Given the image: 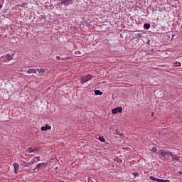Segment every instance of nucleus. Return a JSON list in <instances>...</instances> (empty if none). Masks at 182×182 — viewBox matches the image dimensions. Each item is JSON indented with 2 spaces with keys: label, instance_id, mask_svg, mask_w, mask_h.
<instances>
[{
  "label": "nucleus",
  "instance_id": "obj_1",
  "mask_svg": "<svg viewBox=\"0 0 182 182\" xmlns=\"http://www.w3.org/2000/svg\"><path fill=\"white\" fill-rule=\"evenodd\" d=\"M157 154H159L160 159H169L170 156H173V153L170 151H166L164 149L158 151Z\"/></svg>",
  "mask_w": 182,
  "mask_h": 182
},
{
  "label": "nucleus",
  "instance_id": "obj_2",
  "mask_svg": "<svg viewBox=\"0 0 182 182\" xmlns=\"http://www.w3.org/2000/svg\"><path fill=\"white\" fill-rule=\"evenodd\" d=\"M89 80H92V75H88L85 77H82L81 78V83H86V82H89Z\"/></svg>",
  "mask_w": 182,
  "mask_h": 182
},
{
  "label": "nucleus",
  "instance_id": "obj_3",
  "mask_svg": "<svg viewBox=\"0 0 182 182\" xmlns=\"http://www.w3.org/2000/svg\"><path fill=\"white\" fill-rule=\"evenodd\" d=\"M122 110H123V108H122V107H119L112 109V114H117V113H122Z\"/></svg>",
  "mask_w": 182,
  "mask_h": 182
},
{
  "label": "nucleus",
  "instance_id": "obj_4",
  "mask_svg": "<svg viewBox=\"0 0 182 182\" xmlns=\"http://www.w3.org/2000/svg\"><path fill=\"white\" fill-rule=\"evenodd\" d=\"M52 127L48 125H46L45 127H41V130L43 132H46V130H50Z\"/></svg>",
  "mask_w": 182,
  "mask_h": 182
},
{
  "label": "nucleus",
  "instance_id": "obj_5",
  "mask_svg": "<svg viewBox=\"0 0 182 182\" xmlns=\"http://www.w3.org/2000/svg\"><path fill=\"white\" fill-rule=\"evenodd\" d=\"M13 166L14 168V172L18 173V171L19 170V164L18 163H14Z\"/></svg>",
  "mask_w": 182,
  "mask_h": 182
},
{
  "label": "nucleus",
  "instance_id": "obj_6",
  "mask_svg": "<svg viewBox=\"0 0 182 182\" xmlns=\"http://www.w3.org/2000/svg\"><path fill=\"white\" fill-rule=\"evenodd\" d=\"M13 58H14V54H11V55L7 54V55H6V60H8V61L12 60Z\"/></svg>",
  "mask_w": 182,
  "mask_h": 182
},
{
  "label": "nucleus",
  "instance_id": "obj_7",
  "mask_svg": "<svg viewBox=\"0 0 182 182\" xmlns=\"http://www.w3.org/2000/svg\"><path fill=\"white\" fill-rule=\"evenodd\" d=\"M42 166H45V163H40V164H38L36 166V168L33 169L34 171L37 169V170H39V168H41V167H42Z\"/></svg>",
  "mask_w": 182,
  "mask_h": 182
},
{
  "label": "nucleus",
  "instance_id": "obj_8",
  "mask_svg": "<svg viewBox=\"0 0 182 182\" xmlns=\"http://www.w3.org/2000/svg\"><path fill=\"white\" fill-rule=\"evenodd\" d=\"M95 95H96V96H102L103 92L99 90H95Z\"/></svg>",
  "mask_w": 182,
  "mask_h": 182
},
{
  "label": "nucleus",
  "instance_id": "obj_9",
  "mask_svg": "<svg viewBox=\"0 0 182 182\" xmlns=\"http://www.w3.org/2000/svg\"><path fill=\"white\" fill-rule=\"evenodd\" d=\"M134 36L136 39H140V38H142L143 33H135Z\"/></svg>",
  "mask_w": 182,
  "mask_h": 182
},
{
  "label": "nucleus",
  "instance_id": "obj_10",
  "mask_svg": "<svg viewBox=\"0 0 182 182\" xmlns=\"http://www.w3.org/2000/svg\"><path fill=\"white\" fill-rule=\"evenodd\" d=\"M36 73H36V75H42V74H41V73H43V70H42V69H37V70H36Z\"/></svg>",
  "mask_w": 182,
  "mask_h": 182
},
{
  "label": "nucleus",
  "instance_id": "obj_11",
  "mask_svg": "<svg viewBox=\"0 0 182 182\" xmlns=\"http://www.w3.org/2000/svg\"><path fill=\"white\" fill-rule=\"evenodd\" d=\"M27 151L28 153H35V151H36V149L28 148Z\"/></svg>",
  "mask_w": 182,
  "mask_h": 182
},
{
  "label": "nucleus",
  "instance_id": "obj_12",
  "mask_svg": "<svg viewBox=\"0 0 182 182\" xmlns=\"http://www.w3.org/2000/svg\"><path fill=\"white\" fill-rule=\"evenodd\" d=\"M27 73H29V74L36 73V71L35 69H29V70L27 71Z\"/></svg>",
  "mask_w": 182,
  "mask_h": 182
},
{
  "label": "nucleus",
  "instance_id": "obj_13",
  "mask_svg": "<svg viewBox=\"0 0 182 182\" xmlns=\"http://www.w3.org/2000/svg\"><path fill=\"white\" fill-rule=\"evenodd\" d=\"M144 28L145 29H150V24H149V23H145V24L144 25Z\"/></svg>",
  "mask_w": 182,
  "mask_h": 182
},
{
  "label": "nucleus",
  "instance_id": "obj_14",
  "mask_svg": "<svg viewBox=\"0 0 182 182\" xmlns=\"http://www.w3.org/2000/svg\"><path fill=\"white\" fill-rule=\"evenodd\" d=\"M149 178L150 180H152V181H157V178L154 176H150Z\"/></svg>",
  "mask_w": 182,
  "mask_h": 182
},
{
  "label": "nucleus",
  "instance_id": "obj_15",
  "mask_svg": "<svg viewBox=\"0 0 182 182\" xmlns=\"http://www.w3.org/2000/svg\"><path fill=\"white\" fill-rule=\"evenodd\" d=\"M35 163H36V159L35 158H33L31 162H30V164H35Z\"/></svg>",
  "mask_w": 182,
  "mask_h": 182
},
{
  "label": "nucleus",
  "instance_id": "obj_16",
  "mask_svg": "<svg viewBox=\"0 0 182 182\" xmlns=\"http://www.w3.org/2000/svg\"><path fill=\"white\" fill-rule=\"evenodd\" d=\"M171 157H172V160H177V156H176L173 154H172V156H171Z\"/></svg>",
  "mask_w": 182,
  "mask_h": 182
},
{
  "label": "nucleus",
  "instance_id": "obj_17",
  "mask_svg": "<svg viewBox=\"0 0 182 182\" xmlns=\"http://www.w3.org/2000/svg\"><path fill=\"white\" fill-rule=\"evenodd\" d=\"M99 140H100V141H102V143H104V141H105V138H103V137H102V136H99Z\"/></svg>",
  "mask_w": 182,
  "mask_h": 182
},
{
  "label": "nucleus",
  "instance_id": "obj_18",
  "mask_svg": "<svg viewBox=\"0 0 182 182\" xmlns=\"http://www.w3.org/2000/svg\"><path fill=\"white\" fill-rule=\"evenodd\" d=\"M75 54H76L77 56H80L81 53H80V51L77 50V51L75 52Z\"/></svg>",
  "mask_w": 182,
  "mask_h": 182
},
{
  "label": "nucleus",
  "instance_id": "obj_19",
  "mask_svg": "<svg viewBox=\"0 0 182 182\" xmlns=\"http://www.w3.org/2000/svg\"><path fill=\"white\" fill-rule=\"evenodd\" d=\"M151 151H154V153H156V151H157V148L156 147L152 148Z\"/></svg>",
  "mask_w": 182,
  "mask_h": 182
},
{
  "label": "nucleus",
  "instance_id": "obj_20",
  "mask_svg": "<svg viewBox=\"0 0 182 182\" xmlns=\"http://www.w3.org/2000/svg\"><path fill=\"white\" fill-rule=\"evenodd\" d=\"M34 159H36V161L37 160V161H39L41 160L39 156L35 157Z\"/></svg>",
  "mask_w": 182,
  "mask_h": 182
},
{
  "label": "nucleus",
  "instance_id": "obj_21",
  "mask_svg": "<svg viewBox=\"0 0 182 182\" xmlns=\"http://www.w3.org/2000/svg\"><path fill=\"white\" fill-rule=\"evenodd\" d=\"M22 166H26V162L25 161H22Z\"/></svg>",
  "mask_w": 182,
  "mask_h": 182
},
{
  "label": "nucleus",
  "instance_id": "obj_22",
  "mask_svg": "<svg viewBox=\"0 0 182 182\" xmlns=\"http://www.w3.org/2000/svg\"><path fill=\"white\" fill-rule=\"evenodd\" d=\"M162 182H170V181L167 179H162Z\"/></svg>",
  "mask_w": 182,
  "mask_h": 182
},
{
  "label": "nucleus",
  "instance_id": "obj_23",
  "mask_svg": "<svg viewBox=\"0 0 182 182\" xmlns=\"http://www.w3.org/2000/svg\"><path fill=\"white\" fill-rule=\"evenodd\" d=\"M156 181H157V182H162V181H163V179L156 178Z\"/></svg>",
  "mask_w": 182,
  "mask_h": 182
},
{
  "label": "nucleus",
  "instance_id": "obj_24",
  "mask_svg": "<svg viewBox=\"0 0 182 182\" xmlns=\"http://www.w3.org/2000/svg\"><path fill=\"white\" fill-rule=\"evenodd\" d=\"M56 59H57V60H60V56H56Z\"/></svg>",
  "mask_w": 182,
  "mask_h": 182
},
{
  "label": "nucleus",
  "instance_id": "obj_25",
  "mask_svg": "<svg viewBox=\"0 0 182 182\" xmlns=\"http://www.w3.org/2000/svg\"><path fill=\"white\" fill-rule=\"evenodd\" d=\"M21 6H26V4H23V5H21Z\"/></svg>",
  "mask_w": 182,
  "mask_h": 182
},
{
  "label": "nucleus",
  "instance_id": "obj_26",
  "mask_svg": "<svg viewBox=\"0 0 182 182\" xmlns=\"http://www.w3.org/2000/svg\"><path fill=\"white\" fill-rule=\"evenodd\" d=\"M1 8H2V5L0 4V9H1Z\"/></svg>",
  "mask_w": 182,
  "mask_h": 182
},
{
  "label": "nucleus",
  "instance_id": "obj_27",
  "mask_svg": "<svg viewBox=\"0 0 182 182\" xmlns=\"http://www.w3.org/2000/svg\"><path fill=\"white\" fill-rule=\"evenodd\" d=\"M62 4H65V1H62Z\"/></svg>",
  "mask_w": 182,
  "mask_h": 182
},
{
  "label": "nucleus",
  "instance_id": "obj_28",
  "mask_svg": "<svg viewBox=\"0 0 182 182\" xmlns=\"http://www.w3.org/2000/svg\"><path fill=\"white\" fill-rule=\"evenodd\" d=\"M134 176H137V173H134Z\"/></svg>",
  "mask_w": 182,
  "mask_h": 182
}]
</instances>
